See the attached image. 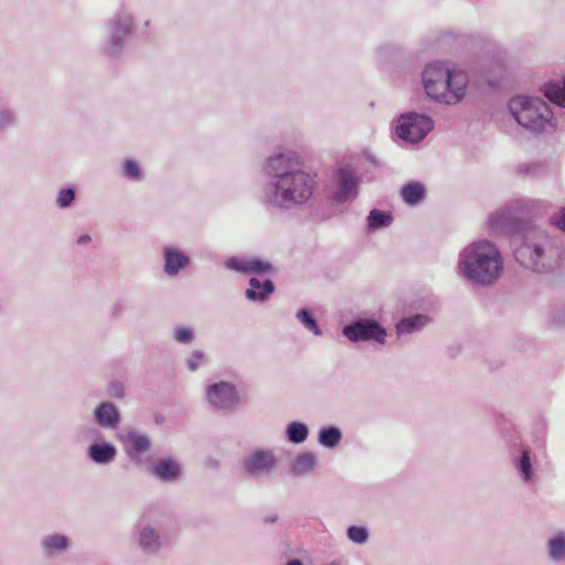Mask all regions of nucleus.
<instances>
[{"instance_id": "1", "label": "nucleus", "mask_w": 565, "mask_h": 565, "mask_svg": "<svg viewBox=\"0 0 565 565\" xmlns=\"http://www.w3.org/2000/svg\"><path fill=\"white\" fill-rule=\"evenodd\" d=\"M513 239L516 262L534 271L552 269L562 253L558 239L533 224L524 225L514 234Z\"/></svg>"}, {"instance_id": "2", "label": "nucleus", "mask_w": 565, "mask_h": 565, "mask_svg": "<svg viewBox=\"0 0 565 565\" xmlns=\"http://www.w3.org/2000/svg\"><path fill=\"white\" fill-rule=\"evenodd\" d=\"M459 273L468 281L479 286L497 282L503 273V258L490 241H477L462 249L458 263Z\"/></svg>"}, {"instance_id": "3", "label": "nucleus", "mask_w": 565, "mask_h": 565, "mask_svg": "<svg viewBox=\"0 0 565 565\" xmlns=\"http://www.w3.org/2000/svg\"><path fill=\"white\" fill-rule=\"evenodd\" d=\"M315 179L303 170L264 185L263 203L271 209L291 210L307 203L313 194Z\"/></svg>"}, {"instance_id": "4", "label": "nucleus", "mask_w": 565, "mask_h": 565, "mask_svg": "<svg viewBox=\"0 0 565 565\" xmlns=\"http://www.w3.org/2000/svg\"><path fill=\"white\" fill-rule=\"evenodd\" d=\"M468 82L466 72L451 70L443 62H433L423 71L426 94L446 105H456L465 98Z\"/></svg>"}, {"instance_id": "5", "label": "nucleus", "mask_w": 565, "mask_h": 565, "mask_svg": "<svg viewBox=\"0 0 565 565\" xmlns=\"http://www.w3.org/2000/svg\"><path fill=\"white\" fill-rule=\"evenodd\" d=\"M509 109L519 125L534 135L551 134L555 129L553 113L540 97L515 96Z\"/></svg>"}, {"instance_id": "6", "label": "nucleus", "mask_w": 565, "mask_h": 565, "mask_svg": "<svg viewBox=\"0 0 565 565\" xmlns=\"http://www.w3.org/2000/svg\"><path fill=\"white\" fill-rule=\"evenodd\" d=\"M429 116L418 113L402 114L397 120L396 135L409 143H417L433 130Z\"/></svg>"}, {"instance_id": "7", "label": "nucleus", "mask_w": 565, "mask_h": 565, "mask_svg": "<svg viewBox=\"0 0 565 565\" xmlns=\"http://www.w3.org/2000/svg\"><path fill=\"white\" fill-rule=\"evenodd\" d=\"M343 334L352 342L374 340L384 343L385 329L374 320H359L343 328Z\"/></svg>"}, {"instance_id": "8", "label": "nucleus", "mask_w": 565, "mask_h": 565, "mask_svg": "<svg viewBox=\"0 0 565 565\" xmlns=\"http://www.w3.org/2000/svg\"><path fill=\"white\" fill-rule=\"evenodd\" d=\"M300 166V160L296 154L280 153L268 158L265 169L273 180H277L301 170Z\"/></svg>"}, {"instance_id": "9", "label": "nucleus", "mask_w": 565, "mask_h": 565, "mask_svg": "<svg viewBox=\"0 0 565 565\" xmlns=\"http://www.w3.org/2000/svg\"><path fill=\"white\" fill-rule=\"evenodd\" d=\"M209 402L217 409H231L238 404L235 387L225 382L211 385L206 392Z\"/></svg>"}, {"instance_id": "10", "label": "nucleus", "mask_w": 565, "mask_h": 565, "mask_svg": "<svg viewBox=\"0 0 565 565\" xmlns=\"http://www.w3.org/2000/svg\"><path fill=\"white\" fill-rule=\"evenodd\" d=\"M277 465L270 450H256L244 459V470L253 477L268 475Z\"/></svg>"}, {"instance_id": "11", "label": "nucleus", "mask_w": 565, "mask_h": 565, "mask_svg": "<svg viewBox=\"0 0 565 565\" xmlns=\"http://www.w3.org/2000/svg\"><path fill=\"white\" fill-rule=\"evenodd\" d=\"M339 190L334 199L339 203L352 201L356 196L358 180L349 170H340L338 174Z\"/></svg>"}, {"instance_id": "12", "label": "nucleus", "mask_w": 565, "mask_h": 565, "mask_svg": "<svg viewBox=\"0 0 565 565\" xmlns=\"http://www.w3.org/2000/svg\"><path fill=\"white\" fill-rule=\"evenodd\" d=\"M132 23L128 14L117 15L110 24V45L109 52L117 53L121 47V42Z\"/></svg>"}, {"instance_id": "13", "label": "nucleus", "mask_w": 565, "mask_h": 565, "mask_svg": "<svg viewBox=\"0 0 565 565\" xmlns=\"http://www.w3.org/2000/svg\"><path fill=\"white\" fill-rule=\"evenodd\" d=\"M95 419L104 428H116L120 422V415L116 406L109 402H103L95 408Z\"/></svg>"}, {"instance_id": "14", "label": "nucleus", "mask_w": 565, "mask_h": 565, "mask_svg": "<svg viewBox=\"0 0 565 565\" xmlns=\"http://www.w3.org/2000/svg\"><path fill=\"white\" fill-rule=\"evenodd\" d=\"M116 455V447L109 443L92 444L87 450L88 458L97 465H107L113 462Z\"/></svg>"}, {"instance_id": "15", "label": "nucleus", "mask_w": 565, "mask_h": 565, "mask_svg": "<svg viewBox=\"0 0 565 565\" xmlns=\"http://www.w3.org/2000/svg\"><path fill=\"white\" fill-rule=\"evenodd\" d=\"M249 286L250 288L246 290L245 295L247 299L253 301H264L275 290L274 282L270 279L250 278Z\"/></svg>"}, {"instance_id": "16", "label": "nucleus", "mask_w": 565, "mask_h": 565, "mask_svg": "<svg viewBox=\"0 0 565 565\" xmlns=\"http://www.w3.org/2000/svg\"><path fill=\"white\" fill-rule=\"evenodd\" d=\"M164 256V271L169 276L177 275L180 269L189 264V257L183 253L166 247L163 250Z\"/></svg>"}, {"instance_id": "17", "label": "nucleus", "mask_w": 565, "mask_h": 565, "mask_svg": "<svg viewBox=\"0 0 565 565\" xmlns=\"http://www.w3.org/2000/svg\"><path fill=\"white\" fill-rule=\"evenodd\" d=\"M153 475L162 481H173L180 475V466L172 459H166L159 461L153 467Z\"/></svg>"}, {"instance_id": "18", "label": "nucleus", "mask_w": 565, "mask_h": 565, "mask_svg": "<svg viewBox=\"0 0 565 565\" xmlns=\"http://www.w3.org/2000/svg\"><path fill=\"white\" fill-rule=\"evenodd\" d=\"M127 454L134 458V452L140 454L150 449L151 443L146 435L130 431L126 436Z\"/></svg>"}, {"instance_id": "19", "label": "nucleus", "mask_w": 565, "mask_h": 565, "mask_svg": "<svg viewBox=\"0 0 565 565\" xmlns=\"http://www.w3.org/2000/svg\"><path fill=\"white\" fill-rule=\"evenodd\" d=\"M316 466V456L311 452H302L295 459L291 471L297 477L306 476L313 471Z\"/></svg>"}, {"instance_id": "20", "label": "nucleus", "mask_w": 565, "mask_h": 565, "mask_svg": "<svg viewBox=\"0 0 565 565\" xmlns=\"http://www.w3.org/2000/svg\"><path fill=\"white\" fill-rule=\"evenodd\" d=\"M429 319L424 315H416L413 317L404 318L397 323L396 332L401 335L404 333H412L419 331L428 323Z\"/></svg>"}, {"instance_id": "21", "label": "nucleus", "mask_w": 565, "mask_h": 565, "mask_svg": "<svg viewBox=\"0 0 565 565\" xmlns=\"http://www.w3.org/2000/svg\"><path fill=\"white\" fill-rule=\"evenodd\" d=\"M139 544L147 553H154L160 548V539L158 533L150 526L141 529L139 534Z\"/></svg>"}, {"instance_id": "22", "label": "nucleus", "mask_w": 565, "mask_h": 565, "mask_svg": "<svg viewBox=\"0 0 565 565\" xmlns=\"http://www.w3.org/2000/svg\"><path fill=\"white\" fill-rule=\"evenodd\" d=\"M425 196V186L417 182L407 183L402 188V198L408 205H416Z\"/></svg>"}, {"instance_id": "23", "label": "nucleus", "mask_w": 565, "mask_h": 565, "mask_svg": "<svg viewBox=\"0 0 565 565\" xmlns=\"http://www.w3.org/2000/svg\"><path fill=\"white\" fill-rule=\"evenodd\" d=\"M547 552L551 559L562 562L565 559V533H557L548 541Z\"/></svg>"}, {"instance_id": "24", "label": "nucleus", "mask_w": 565, "mask_h": 565, "mask_svg": "<svg viewBox=\"0 0 565 565\" xmlns=\"http://www.w3.org/2000/svg\"><path fill=\"white\" fill-rule=\"evenodd\" d=\"M544 95L555 105L565 107V81L550 82L544 86Z\"/></svg>"}, {"instance_id": "25", "label": "nucleus", "mask_w": 565, "mask_h": 565, "mask_svg": "<svg viewBox=\"0 0 565 565\" xmlns=\"http://www.w3.org/2000/svg\"><path fill=\"white\" fill-rule=\"evenodd\" d=\"M515 468L520 472L522 479L525 482H530L533 479V470H532V462L530 457V449L527 447H523L521 449V456L515 461Z\"/></svg>"}, {"instance_id": "26", "label": "nucleus", "mask_w": 565, "mask_h": 565, "mask_svg": "<svg viewBox=\"0 0 565 565\" xmlns=\"http://www.w3.org/2000/svg\"><path fill=\"white\" fill-rule=\"evenodd\" d=\"M341 438V430L338 427L331 426L320 430L318 440L326 448H334L340 444Z\"/></svg>"}, {"instance_id": "27", "label": "nucleus", "mask_w": 565, "mask_h": 565, "mask_svg": "<svg viewBox=\"0 0 565 565\" xmlns=\"http://www.w3.org/2000/svg\"><path fill=\"white\" fill-rule=\"evenodd\" d=\"M393 217L390 213L381 210H372L367 217V226L370 230H379L391 225Z\"/></svg>"}, {"instance_id": "28", "label": "nucleus", "mask_w": 565, "mask_h": 565, "mask_svg": "<svg viewBox=\"0 0 565 565\" xmlns=\"http://www.w3.org/2000/svg\"><path fill=\"white\" fill-rule=\"evenodd\" d=\"M288 440L292 444H301L308 438V427L300 422H292L288 425L286 430Z\"/></svg>"}, {"instance_id": "29", "label": "nucleus", "mask_w": 565, "mask_h": 565, "mask_svg": "<svg viewBox=\"0 0 565 565\" xmlns=\"http://www.w3.org/2000/svg\"><path fill=\"white\" fill-rule=\"evenodd\" d=\"M42 544L47 552L62 551L67 547L68 540L65 535L54 534L45 536Z\"/></svg>"}, {"instance_id": "30", "label": "nucleus", "mask_w": 565, "mask_h": 565, "mask_svg": "<svg viewBox=\"0 0 565 565\" xmlns=\"http://www.w3.org/2000/svg\"><path fill=\"white\" fill-rule=\"evenodd\" d=\"M298 320L315 335H321L322 331L316 321V319L311 316V313L307 309H300L297 312Z\"/></svg>"}, {"instance_id": "31", "label": "nucleus", "mask_w": 565, "mask_h": 565, "mask_svg": "<svg viewBox=\"0 0 565 565\" xmlns=\"http://www.w3.org/2000/svg\"><path fill=\"white\" fill-rule=\"evenodd\" d=\"M513 220V216L508 210H500L489 216V224L491 227H505Z\"/></svg>"}, {"instance_id": "32", "label": "nucleus", "mask_w": 565, "mask_h": 565, "mask_svg": "<svg viewBox=\"0 0 565 565\" xmlns=\"http://www.w3.org/2000/svg\"><path fill=\"white\" fill-rule=\"evenodd\" d=\"M348 537L356 544H363L369 539V531L364 526L352 525L348 529Z\"/></svg>"}, {"instance_id": "33", "label": "nucleus", "mask_w": 565, "mask_h": 565, "mask_svg": "<svg viewBox=\"0 0 565 565\" xmlns=\"http://www.w3.org/2000/svg\"><path fill=\"white\" fill-rule=\"evenodd\" d=\"M75 198V192L72 189H63L60 191L56 203L61 209H65L71 205Z\"/></svg>"}, {"instance_id": "34", "label": "nucleus", "mask_w": 565, "mask_h": 565, "mask_svg": "<svg viewBox=\"0 0 565 565\" xmlns=\"http://www.w3.org/2000/svg\"><path fill=\"white\" fill-rule=\"evenodd\" d=\"M225 266L228 269H233L241 273H248V260L233 257L225 262Z\"/></svg>"}, {"instance_id": "35", "label": "nucleus", "mask_w": 565, "mask_h": 565, "mask_svg": "<svg viewBox=\"0 0 565 565\" xmlns=\"http://www.w3.org/2000/svg\"><path fill=\"white\" fill-rule=\"evenodd\" d=\"M124 172L125 174L134 180H137L140 178V169L136 161L134 160H126L124 163Z\"/></svg>"}, {"instance_id": "36", "label": "nucleus", "mask_w": 565, "mask_h": 565, "mask_svg": "<svg viewBox=\"0 0 565 565\" xmlns=\"http://www.w3.org/2000/svg\"><path fill=\"white\" fill-rule=\"evenodd\" d=\"M271 269L270 264L258 259L248 260V273H265Z\"/></svg>"}, {"instance_id": "37", "label": "nucleus", "mask_w": 565, "mask_h": 565, "mask_svg": "<svg viewBox=\"0 0 565 565\" xmlns=\"http://www.w3.org/2000/svg\"><path fill=\"white\" fill-rule=\"evenodd\" d=\"M174 338L180 343H188L193 339V331L189 328H178Z\"/></svg>"}, {"instance_id": "38", "label": "nucleus", "mask_w": 565, "mask_h": 565, "mask_svg": "<svg viewBox=\"0 0 565 565\" xmlns=\"http://www.w3.org/2000/svg\"><path fill=\"white\" fill-rule=\"evenodd\" d=\"M204 360V353L200 350L194 351L188 360V367L194 371Z\"/></svg>"}, {"instance_id": "39", "label": "nucleus", "mask_w": 565, "mask_h": 565, "mask_svg": "<svg viewBox=\"0 0 565 565\" xmlns=\"http://www.w3.org/2000/svg\"><path fill=\"white\" fill-rule=\"evenodd\" d=\"M550 222L555 227L565 231V209H562L558 213L553 215Z\"/></svg>"}, {"instance_id": "40", "label": "nucleus", "mask_w": 565, "mask_h": 565, "mask_svg": "<svg viewBox=\"0 0 565 565\" xmlns=\"http://www.w3.org/2000/svg\"><path fill=\"white\" fill-rule=\"evenodd\" d=\"M107 392L110 396L116 398H122L125 396V387L121 383H111Z\"/></svg>"}, {"instance_id": "41", "label": "nucleus", "mask_w": 565, "mask_h": 565, "mask_svg": "<svg viewBox=\"0 0 565 565\" xmlns=\"http://www.w3.org/2000/svg\"><path fill=\"white\" fill-rule=\"evenodd\" d=\"M14 120V116L9 110H3L0 113V129H3L6 126L12 124Z\"/></svg>"}, {"instance_id": "42", "label": "nucleus", "mask_w": 565, "mask_h": 565, "mask_svg": "<svg viewBox=\"0 0 565 565\" xmlns=\"http://www.w3.org/2000/svg\"><path fill=\"white\" fill-rule=\"evenodd\" d=\"M552 321L555 326H562L565 324V308L557 311L553 318Z\"/></svg>"}, {"instance_id": "43", "label": "nucleus", "mask_w": 565, "mask_h": 565, "mask_svg": "<svg viewBox=\"0 0 565 565\" xmlns=\"http://www.w3.org/2000/svg\"><path fill=\"white\" fill-rule=\"evenodd\" d=\"M90 242V236L89 235H81L78 238H77V243L79 245H83V244H86V243H89Z\"/></svg>"}, {"instance_id": "44", "label": "nucleus", "mask_w": 565, "mask_h": 565, "mask_svg": "<svg viewBox=\"0 0 565 565\" xmlns=\"http://www.w3.org/2000/svg\"><path fill=\"white\" fill-rule=\"evenodd\" d=\"M286 565H302V563L299 559H292L289 561Z\"/></svg>"}, {"instance_id": "45", "label": "nucleus", "mask_w": 565, "mask_h": 565, "mask_svg": "<svg viewBox=\"0 0 565 565\" xmlns=\"http://www.w3.org/2000/svg\"><path fill=\"white\" fill-rule=\"evenodd\" d=\"M277 520V515H273L265 519V522H275Z\"/></svg>"}, {"instance_id": "46", "label": "nucleus", "mask_w": 565, "mask_h": 565, "mask_svg": "<svg viewBox=\"0 0 565 565\" xmlns=\"http://www.w3.org/2000/svg\"><path fill=\"white\" fill-rule=\"evenodd\" d=\"M120 313V308L119 306H115L114 307V315L118 316Z\"/></svg>"}, {"instance_id": "47", "label": "nucleus", "mask_w": 565, "mask_h": 565, "mask_svg": "<svg viewBox=\"0 0 565 565\" xmlns=\"http://www.w3.org/2000/svg\"><path fill=\"white\" fill-rule=\"evenodd\" d=\"M328 565H340V564H339V563H335V562H332V563H330V564H328Z\"/></svg>"}]
</instances>
